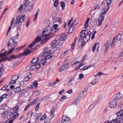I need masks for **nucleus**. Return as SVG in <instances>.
<instances>
[{
	"label": "nucleus",
	"mask_w": 123,
	"mask_h": 123,
	"mask_svg": "<svg viewBox=\"0 0 123 123\" xmlns=\"http://www.w3.org/2000/svg\"><path fill=\"white\" fill-rule=\"evenodd\" d=\"M26 16L25 15L21 16L18 15L16 19H15V22L14 23V18H13L11 22V25L9 26L8 29L10 30L12 28V25L14 23V26L17 25V31H19L21 30V25H23V22Z\"/></svg>",
	"instance_id": "nucleus-1"
},
{
	"label": "nucleus",
	"mask_w": 123,
	"mask_h": 123,
	"mask_svg": "<svg viewBox=\"0 0 123 123\" xmlns=\"http://www.w3.org/2000/svg\"><path fill=\"white\" fill-rule=\"evenodd\" d=\"M52 28L49 26H46L44 29V30L41 33L42 35L44 36L46 38H47V40L48 41L50 38V37H51V35H50V34H54L53 33Z\"/></svg>",
	"instance_id": "nucleus-2"
},
{
	"label": "nucleus",
	"mask_w": 123,
	"mask_h": 123,
	"mask_svg": "<svg viewBox=\"0 0 123 123\" xmlns=\"http://www.w3.org/2000/svg\"><path fill=\"white\" fill-rule=\"evenodd\" d=\"M41 31L39 30L38 31V36L36 38L34 42H36L38 43L39 42L41 41V43H43V44L47 42V38H45V37H44V36L41 34Z\"/></svg>",
	"instance_id": "nucleus-3"
},
{
	"label": "nucleus",
	"mask_w": 123,
	"mask_h": 123,
	"mask_svg": "<svg viewBox=\"0 0 123 123\" xmlns=\"http://www.w3.org/2000/svg\"><path fill=\"white\" fill-rule=\"evenodd\" d=\"M17 43L16 41L12 39H10L7 44L8 48L10 49L11 47L14 48L17 46Z\"/></svg>",
	"instance_id": "nucleus-4"
},
{
	"label": "nucleus",
	"mask_w": 123,
	"mask_h": 123,
	"mask_svg": "<svg viewBox=\"0 0 123 123\" xmlns=\"http://www.w3.org/2000/svg\"><path fill=\"white\" fill-rule=\"evenodd\" d=\"M111 0H106L105 1L106 5H105L103 9L101 10V12L106 13L108 10L109 5L111 4Z\"/></svg>",
	"instance_id": "nucleus-5"
},
{
	"label": "nucleus",
	"mask_w": 123,
	"mask_h": 123,
	"mask_svg": "<svg viewBox=\"0 0 123 123\" xmlns=\"http://www.w3.org/2000/svg\"><path fill=\"white\" fill-rule=\"evenodd\" d=\"M106 13H104L101 12L100 13L99 17V18L98 22V24L97 25V26L98 27L100 26L102 24V22L104 19L105 17V15Z\"/></svg>",
	"instance_id": "nucleus-6"
},
{
	"label": "nucleus",
	"mask_w": 123,
	"mask_h": 123,
	"mask_svg": "<svg viewBox=\"0 0 123 123\" xmlns=\"http://www.w3.org/2000/svg\"><path fill=\"white\" fill-rule=\"evenodd\" d=\"M121 117L122 116H117ZM123 118V117H121ZM105 123H123V121L122 118L119 117L118 119H113L111 121H107L105 122Z\"/></svg>",
	"instance_id": "nucleus-7"
},
{
	"label": "nucleus",
	"mask_w": 123,
	"mask_h": 123,
	"mask_svg": "<svg viewBox=\"0 0 123 123\" xmlns=\"http://www.w3.org/2000/svg\"><path fill=\"white\" fill-rule=\"evenodd\" d=\"M51 51L50 48L47 46L43 49V52L42 53V55L43 57L46 56L48 54L50 53Z\"/></svg>",
	"instance_id": "nucleus-8"
},
{
	"label": "nucleus",
	"mask_w": 123,
	"mask_h": 123,
	"mask_svg": "<svg viewBox=\"0 0 123 123\" xmlns=\"http://www.w3.org/2000/svg\"><path fill=\"white\" fill-rule=\"evenodd\" d=\"M7 116L9 121H6L5 123H12L14 119L18 118V116H13V117L11 116Z\"/></svg>",
	"instance_id": "nucleus-9"
},
{
	"label": "nucleus",
	"mask_w": 123,
	"mask_h": 123,
	"mask_svg": "<svg viewBox=\"0 0 123 123\" xmlns=\"http://www.w3.org/2000/svg\"><path fill=\"white\" fill-rule=\"evenodd\" d=\"M117 99L114 98L111 101V102L109 103V106L111 108H114L117 105L116 103Z\"/></svg>",
	"instance_id": "nucleus-10"
},
{
	"label": "nucleus",
	"mask_w": 123,
	"mask_h": 123,
	"mask_svg": "<svg viewBox=\"0 0 123 123\" xmlns=\"http://www.w3.org/2000/svg\"><path fill=\"white\" fill-rule=\"evenodd\" d=\"M70 65V63L68 62V63L64 64L61 66L59 69V71L60 72L61 71L65 70Z\"/></svg>",
	"instance_id": "nucleus-11"
},
{
	"label": "nucleus",
	"mask_w": 123,
	"mask_h": 123,
	"mask_svg": "<svg viewBox=\"0 0 123 123\" xmlns=\"http://www.w3.org/2000/svg\"><path fill=\"white\" fill-rule=\"evenodd\" d=\"M106 43L104 45V46L105 47V53L107 52L111 44V43L108 41H107Z\"/></svg>",
	"instance_id": "nucleus-12"
},
{
	"label": "nucleus",
	"mask_w": 123,
	"mask_h": 123,
	"mask_svg": "<svg viewBox=\"0 0 123 123\" xmlns=\"http://www.w3.org/2000/svg\"><path fill=\"white\" fill-rule=\"evenodd\" d=\"M19 108L18 105H16L12 109V110L14 111V115H18V114L17 113L18 110Z\"/></svg>",
	"instance_id": "nucleus-13"
},
{
	"label": "nucleus",
	"mask_w": 123,
	"mask_h": 123,
	"mask_svg": "<svg viewBox=\"0 0 123 123\" xmlns=\"http://www.w3.org/2000/svg\"><path fill=\"white\" fill-rule=\"evenodd\" d=\"M21 55V54L16 55L13 54L10 56V58L11 59H16L20 57Z\"/></svg>",
	"instance_id": "nucleus-14"
},
{
	"label": "nucleus",
	"mask_w": 123,
	"mask_h": 123,
	"mask_svg": "<svg viewBox=\"0 0 123 123\" xmlns=\"http://www.w3.org/2000/svg\"><path fill=\"white\" fill-rule=\"evenodd\" d=\"M86 29L82 30L81 31V32L80 33V37L79 40H78V42L79 43H80V40L82 41V37L83 36V35L85 34V30Z\"/></svg>",
	"instance_id": "nucleus-15"
},
{
	"label": "nucleus",
	"mask_w": 123,
	"mask_h": 123,
	"mask_svg": "<svg viewBox=\"0 0 123 123\" xmlns=\"http://www.w3.org/2000/svg\"><path fill=\"white\" fill-rule=\"evenodd\" d=\"M38 83H37V81H36L34 82H32L31 85L32 87H34L36 89L38 87Z\"/></svg>",
	"instance_id": "nucleus-16"
},
{
	"label": "nucleus",
	"mask_w": 123,
	"mask_h": 123,
	"mask_svg": "<svg viewBox=\"0 0 123 123\" xmlns=\"http://www.w3.org/2000/svg\"><path fill=\"white\" fill-rule=\"evenodd\" d=\"M39 60V59L37 57H34L32 59L31 63L32 64H36L38 63L37 62Z\"/></svg>",
	"instance_id": "nucleus-17"
},
{
	"label": "nucleus",
	"mask_w": 123,
	"mask_h": 123,
	"mask_svg": "<svg viewBox=\"0 0 123 123\" xmlns=\"http://www.w3.org/2000/svg\"><path fill=\"white\" fill-rule=\"evenodd\" d=\"M91 34V32L89 31L85 35L84 37V38H86L87 40H89Z\"/></svg>",
	"instance_id": "nucleus-18"
},
{
	"label": "nucleus",
	"mask_w": 123,
	"mask_h": 123,
	"mask_svg": "<svg viewBox=\"0 0 123 123\" xmlns=\"http://www.w3.org/2000/svg\"><path fill=\"white\" fill-rule=\"evenodd\" d=\"M70 118L68 117L67 116H63L62 120L66 122H68L70 120Z\"/></svg>",
	"instance_id": "nucleus-19"
},
{
	"label": "nucleus",
	"mask_w": 123,
	"mask_h": 123,
	"mask_svg": "<svg viewBox=\"0 0 123 123\" xmlns=\"http://www.w3.org/2000/svg\"><path fill=\"white\" fill-rule=\"evenodd\" d=\"M7 52L5 53H4L2 54L0 53V57L2 58V59H6L5 61L7 59V57H6V55H7L6 53Z\"/></svg>",
	"instance_id": "nucleus-20"
},
{
	"label": "nucleus",
	"mask_w": 123,
	"mask_h": 123,
	"mask_svg": "<svg viewBox=\"0 0 123 123\" xmlns=\"http://www.w3.org/2000/svg\"><path fill=\"white\" fill-rule=\"evenodd\" d=\"M39 100V99L38 98L35 99L33 102H31L30 103L31 105H33L35 104L36 103L38 102Z\"/></svg>",
	"instance_id": "nucleus-21"
},
{
	"label": "nucleus",
	"mask_w": 123,
	"mask_h": 123,
	"mask_svg": "<svg viewBox=\"0 0 123 123\" xmlns=\"http://www.w3.org/2000/svg\"><path fill=\"white\" fill-rule=\"evenodd\" d=\"M57 45V47H58L59 45V44L58 42H57V41L56 40H54L53 41V42H52L51 43V45L52 46H53L55 44Z\"/></svg>",
	"instance_id": "nucleus-22"
},
{
	"label": "nucleus",
	"mask_w": 123,
	"mask_h": 123,
	"mask_svg": "<svg viewBox=\"0 0 123 123\" xmlns=\"http://www.w3.org/2000/svg\"><path fill=\"white\" fill-rule=\"evenodd\" d=\"M21 90L20 87H17L14 88V91L15 93H18Z\"/></svg>",
	"instance_id": "nucleus-23"
},
{
	"label": "nucleus",
	"mask_w": 123,
	"mask_h": 123,
	"mask_svg": "<svg viewBox=\"0 0 123 123\" xmlns=\"http://www.w3.org/2000/svg\"><path fill=\"white\" fill-rule=\"evenodd\" d=\"M26 69L27 70H29L30 71L34 70L36 69L35 66L34 65H32L29 67V68L28 69L27 67L26 68Z\"/></svg>",
	"instance_id": "nucleus-24"
},
{
	"label": "nucleus",
	"mask_w": 123,
	"mask_h": 123,
	"mask_svg": "<svg viewBox=\"0 0 123 123\" xmlns=\"http://www.w3.org/2000/svg\"><path fill=\"white\" fill-rule=\"evenodd\" d=\"M66 39V37L65 35L64 34H63L60 36V40L61 41H64Z\"/></svg>",
	"instance_id": "nucleus-25"
},
{
	"label": "nucleus",
	"mask_w": 123,
	"mask_h": 123,
	"mask_svg": "<svg viewBox=\"0 0 123 123\" xmlns=\"http://www.w3.org/2000/svg\"><path fill=\"white\" fill-rule=\"evenodd\" d=\"M19 36V32H18L17 33V34L15 36L13 37L12 38H11V39H12L13 40L15 41V40H16L18 39Z\"/></svg>",
	"instance_id": "nucleus-26"
},
{
	"label": "nucleus",
	"mask_w": 123,
	"mask_h": 123,
	"mask_svg": "<svg viewBox=\"0 0 123 123\" xmlns=\"http://www.w3.org/2000/svg\"><path fill=\"white\" fill-rule=\"evenodd\" d=\"M8 95V94H7L5 93L1 96L0 97V103L2 101L3 98H5Z\"/></svg>",
	"instance_id": "nucleus-27"
},
{
	"label": "nucleus",
	"mask_w": 123,
	"mask_h": 123,
	"mask_svg": "<svg viewBox=\"0 0 123 123\" xmlns=\"http://www.w3.org/2000/svg\"><path fill=\"white\" fill-rule=\"evenodd\" d=\"M32 3L29 0H26L25 3V7L28 6L29 5H32Z\"/></svg>",
	"instance_id": "nucleus-28"
},
{
	"label": "nucleus",
	"mask_w": 123,
	"mask_h": 123,
	"mask_svg": "<svg viewBox=\"0 0 123 123\" xmlns=\"http://www.w3.org/2000/svg\"><path fill=\"white\" fill-rule=\"evenodd\" d=\"M69 28V30L68 31V32L69 33H72L75 30V28L74 26L70 27Z\"/></svg>",
	"instance_id": "nucleus-29"
},
{
	"label": "nucleus",
	"mask_w": 123,
	"mask_h": 123,
	"mask_svg": "<svg viewBox=\"0 0 123 123\" xmlns=\"http://www.w3.org/2000/svg\"><path fill=\"white\" fill-rule=\"evenodd\" d=\"M90 20L89 17L88 18L86 21L85 23V27L86 28H87L88 26V24Z\"/></svg>",
	"instance_id": "nucleus-30"
},
{
	"label": "nucleus",
	"mask_w": 123,
	"mask_h": 123,
	"mask_svg": "<svg viewBox=\"0 0 123 123\" xmlns=\"http://www.w3.org/2000/svg\"><path fill=\"white\" fill-rule=\"evenodd\" d=\"M57 106V105H55L53 107L51 111V114L50 115H54V113L53 112L54 111L55 108Z\"/></svg>",
	"instance_id": "nucleus-31"
},
{
	"label": "nucleus",
	"mask_w": 123,
	"mask_h": 123,
	"mask_svg": "<svg viewBox=\"0 0 123 123\" xmlns=\"http://www.w3.org/2000/svg\"><path fill=\"white\" fill-rule=\"evenodd\" d=\"M31 52V51L29 49H26L24 52V54L25 55H27L29 54Z\"/></svg>",
	"instance_id": "nucleus-32"
},
{
	"label": "nucleus",
	"mask_w": 123,
	"mask_h": 123,
	"mask_svg": "<svg viewBox=\"0 0 123 123\" xmlns=\"http://www.w3.org/2000/svg\"><path fill=\"white\" fill-rule=\"evenodd\" d=\"M35 68L36 69H38L40 68L41 67L39 63H37L34 65Z\"/></svg>",
	"instance_id": "nucleus-33"
},
{
	"label": "nucleus",
	"mask_w": 123,
	"mask_h": 123,
	"mask_svg": "<svg viewBox=\"0 0 123 123\" xmlns=\"http://www.w3.org/2000/svg\"><path fill=\"white\" fill-rule=\"evenodd\" d=\"M60 4L62 8V10H64L65 6V3L63 1H62L61 2Z\"/></svg>",
	"instance_id": "nucleus-34"
},
{
	"label": "nucleus",
	"mask_w": 123,
	"mask_h": 123,
	"mask_svg": "<svg viewBox=\"0 0 123 123\" xmlns=\"http://www.w3.org/2000/svg\"><path fill=\"white\" fill-rule=\"evenodd\" d=\"M100 8V6L98 5H97L95 6L93 10L94 11H97Z\"/></svg>",
	"instance_id": "nucleus-35"
},
{
	"label": "nucleus",
	"mask_w": 123,
	"mask_h": 123,
	"mask_svg": "<svg viewBox=\"0 0 123 123\" xmlns=\"http://www.w3.org/2000/svg\"><path fill=\"white\" fill-rule=\"evenodd\" d=\"M46 61V59L45 58L44 59H43L40 61V63L41 64L43 65L45 63Z\"/></svg>",
	"instance_id": "nucleus-36"
},
{
	"label": "nucleus",
	"mask_w": 123,
	"mask_h": 123,
	"mask_svg": "<svg viewBox=\"0 0 123 123\" xmlns=\"http://www.w3.org/2000/svg\"><path fill=\"white\" fill-rule=\"evenodd\" d=\"M27 7L29 11H31V10L32 9L33 7V5L32 4V5H29L28 6H27Z\"/></svg>",
	"instance_id": "nucleus-37"
},
{
	"label": "nucleus",
	"mask_w": 123,
	"mask_h": 123,
	"mask_svg": "<svg viewBox=\"0 0 123 123\" xmlns=\"http://www.w3.org/2000/svg\"><path fill=\"white\" fill-rule=\"evenodd\" d=\"M44 57H45V58L47 60L48 59L51 58L52 57V56L50 55V53L49 54L47 55H46V56H45Z\"/></svg>",
	"instance_id": "nucleus-38"
},
{
	"label": "nucleus",
	"mask_w": 123,
	"mask_h": 123,
	"mask_svg": "<svg viewBox=\"0 0 123 123\" xmlns=\"http://www.w3.org/2000/svg\"><path fill=\"white\" fill-rule=\"evenodd\" d=\"M84 91H83L79 93L78 97L80 98L83 97L84 96Z\"/></svg>",
	"instance_id": "nucleus-39"
},
{
	"label": "nucleus",
	"mask_w": 123,
	"mask_h": 123,
	"mask_svg": "<svg viewBox=\"0 0 123 123\" xmlns=\"http://www.w3.org/2000/svg\"><path fill=\"white\" fill-rule=\"evenodd\" d=\"M122 96V94L121 93H119L117 94L116 96V99H117V100L118 99H119L121 98Z\"/></svg>",
	"instance_id": "nucleus-40"
},
{
	"label": "nucleus",
	"mask_w": 123,
	"mask_h": 123,
	"mask_svg": "<svg viewBox=\"0 0 123 123\" xmlns=\"http://www.w3.org/2000/svg\"><path fill=\"white\" fill-rule=\"evenodd\" d=\"M97 102H95L93 103L92 104H91L88 108V110H90L93 108L94 106L97 104Z\"/></svg>",
	"instance_id": "nucleus-41"
},
{
	"label": "nucleus",
	"mask_w": 123,
	"mask_h": 123,
	"mask_svg": "<svg viewBox=\"0 0 123 123\" xmlns=\"http://www.w3.org/2000/svg\"><path fill=\"white\" fill-rule=\"evenodd\" d=\"M18 78V76H17L16 75H14L12 76L11 78V80H16Z\"/></svg>",
	"instance_id": "nucleus-42"
},
{
	"label": "nucleus",
	"mask_w": 123,
	"mask_h": 123,
	"mask_svg": "<svg viewBox=\"0 0 123 123\" xmlns=\"http://www.w3.org/2000/svg\"><path fill=\"white\" fill-rule=\"evenodd\" d=\"M76 58H75L74 59L73 61H72L71 64L72 67H74V66H74L75 64H76Z\"/></svg>",
	"instance_id": "nucleus-43"
},
{
	"label": "nucleus",
	"mask_w": 123,
	"mask_h": 123,
	"mask_svg": "<svg viewBox=\"0 0 123 123\" xmlns=\"http://www.w3.org/2000/svg\"><path fill=\"white\" fill-rule=\"evenodd\" d=\"M116 114L117 115H123V110L119 111L117 112Z\"/></svg>",
	"instance_id": "nucleus-44"
},
{
	"label": "nucleus",
	"mask_w": 123,
	"mask_h": 123,
	"mask_svg": "<svg viewBox=\"0 0 123 123\" xmlns=\"http://www.w3.org/2000/svg\"><path fill=\"white\" fill-rule=\"evenodd\" d=\"M67 96L66 95H64L62 96L61 98L60 99V101H63V100H64L65 99L67 98Z\"/></svg>",
	"instance_id": "nucleus-45"
},
{
	"label": "nucleus",
	"mask_w": 123,
	"mask_h": 123,
	"mask_svg": "<svg viewBox=\"0 0 123 123\" xmlns=\"http://www.w3.org/2000/svg\"><path fill=\"white\" fill-rule=\"evenodd\" d=\"M55 20V21L58 22L60 24H61L62 22V19L60 18H56Z\"/></svg>",
	"instance_id": "nucleus-46"
},
{
	"label": "nucleus",
	"mask_w": 123,
	"mask_h": 123,
	"mask_svg": "<svg viewBox=\"0 0 123 123\" xmlns=\"http://www.w3.org/2000/svg\"><path fill=\"white\" fill-rule=\"evenodd\" d=\"M80 100L79 98L78 97L77 98L75 99L74 101L72 102V104H75L78 102Z\"/></svg>",
	"instance_id": "nucleus-47"
},
{
	"label": "nucleus",
	"mask_w": 123,
	"mask_h": 123,
	"mask_svg": "<svg viewBox=\"0 0 123 123\" xmlns=\"http://www.w3.org/2000/svg\"><path fill=\"white\" fill-rule=\"evenodd\" d=\"M9 49V51L8 52L7 54L9 55L11 54L14 49V48H13L11 47L10 49Z\"/></svg>",
	"instance_id": "nucleus-48"
},
{
	"label": "nucleus",
	"mask_w": 123,
	"mask_h": 123,
	"mask_svg": "<svg viewBox=\"0 0 123 123\" xmlns=\"http://www.w3.org/2000/svg\"><path fill=\"white\" fill-rule=\"evenodd\" d=\"M79 43L80 44L81 43V45L82 47L85 44V42L83 40L82 41L80 40V43Z\"/></svg>",
	"instance_id": "nucleus-49"
},
{
	"label": "nucleus",
	"mask_w": 123,
	"mask_h": 123,
	"mask_svg": "<svg viewBox=\"0 0 123 123\" xmlns=\"http://www.w3.org/2000/svg\"><path fill=\"white\" fill-rule=\"evenodd\" d=\"M122 38V35L121 34H119L117 36L116 39L117 40H120Z\"/></svg>",
	"instance_id": "nucleus-50"
},
{
	"label": "nucleus",
	"mask_w": 123,
	"mask_h": 123,
	"mask_svg": "<svg viewBox=\"0 0 123 123\" xmlns=\"http://www.w3.org/2000/svg\"><path fill=\"white\" fill-rule=\"evenodd\" d=\"M40 11V9L39 8H38L37 11L36 12L35 14V17H37V16L39 12Z\"/></svg>",
	"instance_id": "nucleus-51"
},
{
	"label": "nucleus",
	"mask_w": 123,
	"mask_h": 123,
	"mask_svg": "<svg viewBox=\"0 0 123 123\" xmlns=\"http://www.w3.org/2000/svg\"><path fill=\"white\" fill-rule=\"evenodd\" d=\"M98 82V80L97 79H96L94 80L91 83V84L92 85H94L95 84L96 82Z\"/></svg>",
	"instance_id": "nucleus-52"
},
{
	"label": "nucleus",
	"mask_w": 123,
	"mask_h": 123,
	"mask_svg": "<svg viewBox=\"0 0 123 123\" xmlns=\"http://www.w3.org/2000/svg\"><path fill=\"white\" fill-rule=\"evenodd\" d=\"M41 93V91L40 90L34 92V94L37 96H38Z\"/></svg>",
	"instance_id": "nucleus-53"
},
{
	"label": "nucleus",
	"mask_w": 123,
	"mask_h": 123,
	"mask_svg": "<svg viewBox=\"0 0 123 123\" xmlns=\"http://www.w3.org/2000/svg\"><path fill=\"white\" fill-rule=\"evenodd\" d=\"M50 121L49 118L46 117L44 121V123H49Z\"/></svg>",
	"instance_id": "nucleus-54"
},
{
	"label": "nucleus",
	"mask_w": 123,
	"mask_h": 123,
	"mask_svg": "<svg viewBox=\"0 0 123 123\" xmlns=\"http://www.w3.org/2000/svg\"><path fill=\"white\" fill-rule=\"evenodd\" d=\"M58 1L57 0H55L54 1V6L55 7H57L58 5Z\"/></svg>",
	"instance_id": "nucleus-55"
},
{
	"label": "nucleus",
	"mask_w": 123,
	"mask_h": 123,
	"mask_svg": "<svg viewBox=\"0 0 123 123\" xmlns=\"http://www.w3.org/2000/svg\"><path fill=\"white\" fill-rule=\"evenodd\" d=\"M77 24V22L76 20H74L72 22L70 25V27H72L74 25H76Z\"/></svg>",
	"instance_id": "nucleus-56"
},
{
	"label": "nucleus",
	"mask_w": 123,
	"mask_h": 123,
	"mask_svg": "<svg viewBox=\"0 0 123 123\" xmlns=\"http://www.w3.org/2000/svg\"><path fill=\"white\" fill-rule=\"evenodd\" d=\"M19 10L20 12H21L23 11L24 10V8L23 7V6H20L19 8Z\"/></svg>",
	"instance_id": "nucleus-57"
},
{
	"label": "nucleus",
	"mask_w": 123,
	"mask_h": 123,
	"mask_svg": "<svg viewBox=\"0 0 123 123\" xmlns=\"http://www.w3.org/2000/svg\"><path fill=\"white\" fill-rule=\"evenodd\" d=\"M16 81L11 80V81L9 83V84L10 85L14 84L16 83Z\"/></svg>",
	"instance_id": "nucleus-58"
},
{
	"label": "nucleus",
	"mask_w": 123,
	"mask_h": 123,
	"mask_svg": "<svg viewBox=\"0 0 123 123\" xmlns=\"http://www.w3.org/2000/svg\"><path fill=\"white\" fill-rule=\"evenodd\" d=\"M40 103H39L36 106L35 108V110L36 111H38L40 107Z\"/></svg>",
	"instance_id": "nucleus-59"
},
{
	"label": "nucleus",
	"mask_w": 123,
	"mask_h": 123,
	"mask_svg": "<svg viewBox=\"0 0 123 123\" xmlns=\"http://www.w3.org/2000/svg\"><path fill=\"white\" fill-rule=\"evenodd\" d=\"M97 45V43H95L93 45L92 48V51L93 52L94 51Z\"/></svg>",
	"instance_id": "nucleus-60"
},
{
	"label": "nucleus",
	"mask_w": 123,
	"mask_h": 123,
	"mask_svg": "<svg viewBox=\"0 0 123 123\" xmlns=\"http://www.w3.org/2000/svg\"><path fill=\"white\" fill-rule=\"evenodd\" d=\"M84 77V75L82 74H79V79L80 80L82 79Z\"/></svg>",
	"instance_id": "nucleus-61"
},
{
	"label": "nucleus",
	"mask_w": 123,
	"mask_h": 123,
	"mask_svg": "<svg viewBox=\"0 0 123 123\" xmlns=\"http://www.w3.org/2000/svg\"><path fill=\"white\" fill-rule=\"evenodd\" d=\"M72 82L71 80H70L68 83L67 85L68 87H70L72 85Z\"/></svg>",
	"instance_id": "nucleus-62"
},
{
	"label": "nucleus",
	"mask_w": 123,
	"mask_h": 123,
	"mask_svg": "<svg viewBox=\"0 0 123 123\" xmlns=\"http://www.w3.org/2000/svg\"><path fill=\"white\" fill-rule=\"evenodd\" d=\"M30 79V77L29 76H28L25 78L24 80L25 81H28Z\"/></svg>",
	"instance_id": "nucleus-63"
},
{
	"label": "nucleus",
	"mask_w": 123,
	"mask_h": 123,
	"mask_svg": "<svg viewBox=\"0 0 123 123\" xmlns=\"http://www.w3.org/2000/svg\"><path fill=\"white\" fill-rule=\"evenodd\" d=\"M8 86L6 85H5L3 86L1 89V90L3 91H5L7 87Z\"/></svg>",
	"instance_id": "nucleus-64"
}]
</instances>
